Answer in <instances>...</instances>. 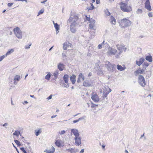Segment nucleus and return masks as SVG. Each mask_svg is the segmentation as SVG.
<instances>
[{"label": "nucleus", "mask_w": 153, "mask_h": 153, "mask_svg": "<svg viewBox=\"0 0 153 153\" xmlns=\"http://www.w3.org/2000/svg\"><path fill=\"white\" fill-rule=\"evenodd\" d=\"M69 76L67 74H65L63 77V78L65 82L67 83L68 81Z\"/></svg>", "instance_id": "nucleus-24"}, {"label": "nucleus", "mask_w": 153, "mask_h": 153, "mask_svg": "<svg viewBox=\"0 0 153 153\" xmlns=\"http://www.w3.org/2000/svg\"><path fill=\"white\" fill-rule=\"evenodd\" d=\"M78 77L80 79H82L83 80H84L85 79L84 76L81 73L79 74Z\"/></svg>", "instance_id": "nucleus-34"}, {"label": "nucleus", "mask_w": 153, "mask_h": 153, "mask_svg": "<svg viewBox=\"0 0 153 153\" xmlns=\"http://www.w3.org/2000/svg\"><path fill=\"white\" fill-rule=\"evenodd\" d=\"M69 20L71 22L70 27V30L72 33H75L77 28L80 25L78 17L77 16H75L73 17H70Z\"/></svg>", "instance_id": "nucleus-1"}, {"label": "nucleus", "mask_w": 153, "mask_h": 153, "mask_svg": "<svg viewBox=\"0 0 153 153\" xmlns=\"http://www.w3.org/2000/svg\"><path fill=\"white\" fill-rule=\"evenodd\" d=\"M44 152H46L47 153H51V151L50 150H48L46 149L44 151Z\"/></svg>", "instance_id": "nucleus-44"}, {"label": "nucleus", "mask_w": 153, "mask_h": 153, "mask_svg": "<svg viewBox=\"0 0 153 153\" xmlns=\"http://www.w3.org/2000/svg\"><path fill=\"white\" fill-rule=\"evenodd\" d=\"M62 57L64 60H65L66 59V56L65 54L64 53H62Z\"/></svg>", "instance_id": "nucleus-42"}, {"label": "nucleus", "mask_w": 153, "mask_h": 153, "mask_svg": "<svg viewBox=\"0 0 153 153\" xmlns=\"http://www.w3.org/2000/svg\"><path fill=\"white\" fill-rule=\"evenodd\" d=\"M28 103V102L27 101H24V102L23 103V104L24 105L25 104H27Z\"/></svg>", "instance_id": "nucleus-58"}, {"label": "nucleus", "mask_w": 153, "mask_h": 153, "mask_svg": "<svg viewBox=\"0 0 153 153\" xmlns=\"http://www.w3.org/2000/svg\"><path fill=\"white\" fill-rule=\"evenodd\" d=\"M51 77V74H48L45 76V79L47 80H48L50 79V78Z\"/></svg>", "instance_id": "nucleus-36"}, {"label": "nucleus", "mask_w": 153, "mask_h": 153, "mask_svg": "<svg viewBox=\"0 0 153 153\" xmlns=\"http://www.w3.org/2000/svg\"><path fill=\"white\" fill-rule=\"evenodd\" d=\"M84 149H82L81 151L79 153H83L84 152Z\"/></svg>", "instance_id": "nucleus-56"}, {"label": "nucleus", "mask_w": 153, "mask_h": 153, "mask_svg": "<svg viewBox=\"0 0 153 153\" xmlns=\"http://www.w3.org/2000/svg\"><path fill=\"white\" fill-rule=\"evenodd\" d=\"M136 13L137 14H141L142 13V10L141 9H138L137 11H136Z\"/></svg>", "instance_id": "nucleus-35"}, {"label": "nucleus", "mask_w": 153, "mask_h": 153, "mask_svg": "<svg viewBox=\"0 0 153 153\" xmlns=\"http://www.w3.org/2000/svg\"><path fill=\"white\" fill-rule=\"evenodd\" d=\"M7 123H4L3 125V126H6L7 125Z\"/></svg>", "instance_id": "nucleus-62"}, {"label": "nucleus", "mask_w": 153, "mask_h": 153, "mask_svg": "<svg viewBox=\"0 0 153 153\" xmlns=\"http://www.w3.org/2000/svg\"><path fill=\"white\" fill-rule=\"evenodd\" d=\"M87 9L88 10H92V9H91V7H88V8H87Z\"/></svg>", "instance_id": "nucleus-60"}, {"label": "nucleus", "mask_w": 153, "mask_h": 153, "mask_svg": "<svg viewBox=\"0 0 153 153\" xmlns=\"http://www.w3.org/2000/svg\"><path fill=\"white\" fill-rule=\"evenodd\" d=\"M13 4V3H8L7 4V5L9 7H11V6H12V5Z\"/></svg>", "instance_id": "nucleus-49"}, {"label": "nucleus", "mask_w": 153, "mask_h": 153, "mask_svg": "<svg viewBox=\"0 0 153 153\" xmlns=\"http://www.w3.org/2000/svg\"><path fill=\"white\" fill-rule=\"evenodd\" d=\"M54 27L55 28L56 31V33L57 34L59 31L60 26L57 23H55L54 21L53 22Z\"/></svg>", "instance_id": "nucleus-17"}, {"label": "nucleus", "mask_w": 153, "mask_h": 153, "mask_svg": "<svg viewBox=\"0 0 153 153\" xmlns=\"http://www.w3.org/2000/svg\"><path fill=\"white\" fill-rule=\"evenodd\" d=\"M63 45V49L64 50H69L71 47V44L68 42H65Z\"/></svg>", "instance_id": "nucleus-12"}, {"label": "nucleus", "mask_w": 153, "mask_h": 153, "mask_svg": "<svg viewBox=\"0 0 153 153\" xmlns=\"http://www.w3.org/2000/svg\"><path fill=\"white\" fill-rule=\"evenodd\" d=\"M91 34L92 35L91 37L93 38L95 35V32L94 31L93 32H92V33H91Z\"/></svg>", "instance_id": "nucleus-46"}, {"label": "nucleus", "mask_w": 153, "mask_h": 153, "mask_svg": "<svg viewBox=\"0 0 153 153\" xmlns=\"http://www.w3.org/2000/svg\"><path fill=\"white\" fill-rule=\"evenodd\" d=\"M105 13L107 16H109L110 15V13L107 9H106L105 11Z\"/></svg>", "instance_id": "nucleus-39"}, {"label": "nucleus", "mask_w": 153, "mask_h": 153, "mask_svg": "<svg viewBox=\"0 0 153 153\" xmlns=\"http://www.w3.org/2000/svg\"><path fill=\"white\" fill-rule=\"evenodd\" d=\"M145 69L144 68L140 69H139L135 71V75L137 76L139 74H141L144 73L145 72Z\"/></svg>", "instance_id": "nucleus-16"}, {"label": "nucleus", "mask_w": 153, "mask_h": 153, "mask_svg": "<svg viewBox=\"0 0 153 153\" xmlns=\"http://www.w3.org/2000/svg\"><path fill=\"white\" fill-rule=\"evenodd\" d=\"M20 149L24 152V153H27L26 151L25 150L24 148L22 147L20 148Z\"/></svg>", "instance_id": "nucleus-45"}, {"label": "nucleus", "mask_w": 153, "mask_h": 153, "mask_svg": "<svg viewBox=\"0 0 153 153\" xmlns=\"http://www.w3.org/2000/svg\"><path fill=\"white\" fill-rule=\"evenodd\" d=\"M46 2V1L45 0L43 1H42L41 2V3H45Z\"/></svg>", "instance_id": "nucleus-64"}, {"label": "nucleus", "mask_w": 153, "mask_h": 153, "mask_svg": "<svg viewBox=\"0 0 153 153\" xmlns=\"http://www.w3.org/2000/svg\"><path fill=\"white\" fill-rule=\"evenodd\" d=\"M71 132L74 135L75 137L79 136L78 131L77 129L74 128L71 130Z\"/></svg>", "instance_id": "nucleus-14"}, {"label": "nucleus", "mask_w": 153, "mask_h": 153, "mask_svg": "<svg viewBox=\"0 0 153 153\" xmlns=\"http://www.w3.org/2000/svg\"><path fill=\"white\" fill-rule=\"evenodd\" d=\"M149 65V64L147 62H144L143 65V68L145 70Z\"/></svg>", "instance_id": "nucleus-32"}, {"label": "nucleus", "mask_w": 153, "mask_h": 153, "mask_svg": "<svg viewBox=\"0 0 153 153\" xmlns=\"http://www.w3.org/2000/svg\"><path fill=\"white\" fill-rule=\"evenodd\" d=\"M58 74V71H56L53 74V75L54 76L55 79L56 80Z\"/></svg>", "instance_id": "nucleus-33"}, {"label": "nucleus", "mask_w": 153, "mask_h": 153, "mask_svg": "<svg viewBox=\"0 0 153 153\" xmlns=\"http://www.w3.org/2000/svg\"><path fill=\"white\" fill-rule=\"evenodd\" d=\"M14 51V50L13 49L9 50V51L6 53L5 56L10 54L11 53L13 52Z\"/></svg>", "instance_id": "nucleus-29"}, {"label": "nucleus", "mask_w": 153, "mask_h": 153, "mask_svg": "<svg viewBox=\"0 0 153 153\" xmlns=\"http://www.w3.org/2000/svg\"><path fill=\"white\" fill-rule=\"evenodd\" d=\"M86 19L88 21H89L90 20V17H88L87 16H85Z\"/></svg>", "instance_id": "nucleus-53"}, {"label": "nucleus", "mask_w": 153, "mask_h": 153, "mask_svg": "<svg viewBox=\"0 0 153 153\" xmlns=\"http://www.w3.org/2000/svg\"><path fill=\"white\" fill-rule=\"evenodd\" d=\"M105 66L107 69L109 71L115 69L116 65L114 64H111L109 62L106 61L105 62Z\"/></svg>", "instance_id": "nucleus-6"}, {"label": "nucleus", "mask_w": 153, "mask_h": 153, "mask_svg": "<svg viewBox=\"0 0 153 153\" xmlns=\"http://www.w3.org/2000/svg\"><path fill=\"white\" fill-rule=\"evenodd\" d=\"M118 53V51L117 50L114 48L109 46L108 48V51L107 52V54L108 56L114 55L116 58L117 54Z\"/></svg>", "instance_id": "nucleus-5"}, {"label": "nucleus", "mask_w": 153, "mask_h": 153, "mask_svg": "<svg viewBox=\"0 0 153 153\" xmlns=\"http://www.w3.org/2000/svg\"><path fill=\"white\" fill-rule=\"evenodd\" d=\"M116 47L118 50V53L117 54L116 58H118L119 57L121 54L123 52V51H125L127 49V48L125 47V46H124L123 45L121 44L119 45L118 44L116 45Z\"/></svg>", "instance_id": "nucleus-4"}, {"label": "nucleus", "mask_w": 153, "mask_h": 153, "mask_svg": "<svg viewBox=\"0 0 153 153\" xmlns=\"http://www.w3.org/2000/svg\"><path fill=\"white\" fill-rule=\"evenodd\" d=\"M86 118V116H83L82 117L79 118L78 119V121H79L82 120H83L85 119Z\"/></svg>", "instance_id": "nucleus-38"}, {"label": "nucleus", "mask_w": 153, "mask_h": 153, "mask_svg": "<svg viewBox=\"0 0 153 153\" xmlns=\"http://www.w3.org/2000/svg\"><path fill=\"white\" fill-rule=\"evenodd\" d=\"M44 12V10H40L39 12V13H38V15H37V16H39V15L41 14H42Z\"/></svg>", "instance_id": "nucleus-40"}, {"label": "nucleus", "mask_w": 153, "mask_h": 153, "mask_svg": "<svg viewBox=\"0 0 153 153\" xmlns=\"http://www.w3.org/2000/svg\"><path fill=\"white\" fill-rule=\"evenodd\" d=\"M131 23V21L126 18L121 20L119 22L120 25L123 28L130 26Z\"/></svg>", "instance_id": "nucleus-3"}, {"label": "nucleus", "mask_w": 153, "mask_h": 153, "mask_svg": "<svg viewBox=\"0 0 153 153\" xmlns=\"http://www.w3.org/2000/svg\"><path fill=\"white\" fill-rule=\"evenodd\" d=\"M74 140L76 145L79 146L81 144V138L79 136L75 137Z\"/></svg>", "instance_id": "nucleus-10"}, {"label": "nucleus", "mask_w": 153, "mask_h": 153, "mask_svg": "<svg viewBox=\"0 0 153 153\" xmlns=\"http://www.w3.org/2000/svg\"><path fill=\"white\" fill-rule=\"evenodd\" d=\"M21 78L20 76L19 75H16L13 79L14 84L16 85L17 84L18 82L19 81Z\"/></svg>", "instance_id": "nucleus-20"}, {"label": "nucleus", "mask_w": 153, "mask_h": 153, "mask_svg": "<svg viewBox=\"0 0 153 153\" xmlns=\"http://www.w3.org/2000/svg\"><path fill=\"white\" fill-rule=\"evenodd\" d=\"M42 129L40 128L39 129H36L35 130V133L36 136H38L42 133Z\"/></svg>", "instance_id": "nucleus-25"}, {"label": "nucleus", "mask_w": 153, "mask_h": 153, "mask_svg": "<svg viewBox=\"0 0 153 153\" xmlns=\"http://www.w3.org/2000/svg\"><path fill=\"white\" fill-rule=\"evenodd\" d=\"M91 98L92 100L95 102H98L99 100V98L98 95L94 92L92 93Z\"/></svg>", "instance_id": "nucleus-11"}, {"label": "nucleus", "mask_w": 153, "mask_h": 153, "mask_svg": "<svg viewBox=\"0 0 153 153\" xmlns=\"http://www.w3.org/2000/svg\"><path fill=\"white\" fill-rule=\"evenodd\" d=\"M31 44H30L28 46H26L25 47V48L26 49H29L30 48V47L31 46Z\"/></svg>", "instance_id": "nucleus-52"}, {"label": "nucleus", "mask_w": 153, "mask_h": 153, "mask_svg": "<svg viewBox=\"0 0 153 153\" xmlns=\"http://www.w3.org/2000/svg\"><path fill=\"white\" fill-rule=\"evenodd\" d=\"M50 150L51 151V153H53L55 151V149L53 146H52Z\"/></svg>", "instance_id": "nucleus-41"}, {"label": "nucleus", "mask_w": 153, "mask_h": 153, "mask_svg": "<svg viewBox=\"0 0 153 153\" xmlns=\"http://www.w3.org/2000/svg\"><path fill=\"white\" fill-rule=\"evenodd\" d=\"M102 46L100 44L98 46V48L99 49H101L102 48Z\"/></svg>", "instance_id": "nucleus-51"}, {"label": "nucleus", "mask_w": 153, "mask_h": 153, "mask_svg": "<svg viewBox=\"0 0 153 153\" xmlns=\"http://www.w3.org/2000/svg\"><path fill=\"white\" fill-rule=\"evenodd\" d=\"M53 46H52V47H51L49 49V51H51V49L53 48Z\"/></svg>", "instance_id": "nucleus-63"}, {"label": "nucleus", "mask_w": 153, "mask_h": 153, "mask_svg": "<svg viewBox=\"0 0 153 153\" xmlns=\"http://www.w3.org/2000/svg\"><path fill=\"white\" fill-rule=\"evenodd\" d=\"M52 95H51L50 96H49L47 98L48 100H50L52 98Z\"/></svg>", "instance_id": "nucleus-50"}, {"label": "nucleus", "mask_w": 153, "mask_h": 153, "mask_svg": "<svg viewBox=\"0 0 153 153\" xmlns=\"http://www.w3.org/2000/svg\"><path fill=\"white\" fill-rule=\"evenodd\" d=\"M80 78H79V77H78V79L77 80V82L79 83L80 82Z\"/></svg>", "instance_id": "nucleus-59"}, {"label": "nucleus", "mask_w": 153, "mask_h": 153, "mask_svg": "<svg viewBox=\"0 0 153 153\" xmlns=\"http://www.w3.org/2000/svg\"><path fill=\"white\" fill-rule=\"evenodd\" d=\"M65 132H66L65 131V130H63V131H61V132H59V134L60 135H63V134H64Z\"/></svg>", "instance_id": "nucleus-43"}, {"label": "nucleus", "mask_w": 153, "mask_h": 153, "mask_svg": "<svg viewBox=\"0 0 153 153\" xmlns=\"http://www.w3.org/2000/svg\"><path fill=\"white\" fill-rule=\"evenodd\" d=\"M56 116V115H53L51 116V118H53L55 117Z\"/></svg>", "instance_id": "nucleus-61"}, {"label": "nucleus", "mask_w": 153, "mask_h": 153, "mask_svg": "<svg viewBox=\"0 0 153 153\" xmlns=\"http://www.w3.org/2000/svg\"><path fill=\"white\" fill-rule=\"evenodd\" d=\"M14 141L17 146H20L21 145V144L19 141L17 140H15Z\"/></svg>", "instance_id": "nucleus-37"}, {"label": "nucleus", "mask_w": 153, "mask_h": 153, "mask_svg": "<svg viewBox=\"0 0 153 153\" xmlns=\"http://www.w3.org/2000/svg\"><path fill=\"white\" fill-rule=\"evenodd\" d=\"M95 23V20L94 19H91L90 22L89 24V28L91 29V30H94V24Z\"/></svg>", "instance_id": "nucleus-15"}, {"label": "nucleus", "mask_w": 153, "mask_h": 153, "mask_svg": "<svg viewBox=\"0 0 153 153\" xmlns=\"http://www.w3.org/2000/svg\"><path fill=\"white\" fill-rule=\"evenodd\" d=\"M66 150L68 151L71 153H75L78 152L79 151L78 149L73 148L67 149Z\"/></svg>", "instance_id": "nucleus-22"}, {"label": "nucleus", "mask_w": 153, "mask_h": 153, "mask_svg": "<svg viewBox=\"0 0 153 153\" xmlns=\"http://www.w3.org/2000/svg\"><path fill=\"white\" fill-rule=\"evenodd\" d=\"M111 22L112 24L115 25L116 23V19L114 18L113 17L111 16Z\"/></svg>", "instance_id": "nucleus-28"}, {"label": "nucleus", "mask_w": 153, "mask_h": 153, "mask_svg": "<svg viewBox=\"0 0 153 153\" xmlns=\"http://www.w3.org/2000/svg\"><path fill=\"white\" fill-rule=\"evenodd\" d=\"M5 57V55H3L0 57V62Z\"/></svg>", "instance_id": "nucleus-47"}, {"label": "nucleus", "mask_w": 153, "mask_h": 153, "mask_svg": "<svg viewBox=\"0 0 153 153\" xmlns=\"http://www.w3.org/2000/svg\"><path fill=\"white\" fill-rule=\"evenodd\" d=\"M91 4V9H94V6L92 4Z\"/></svg>", "instance_id": "nucleus-57"}, {"label": "nucleus", "mask_w": 153, "mask_h": 153, "mask_svg": "<svg viewBox=\"0 0 153 153\" xmlns=\"http://www.w3.org/2000/svg\"><path fill=\"white\" fill-rule=\"evenodd\" d=\"M65 67V65L63 64L59 63L58 65V68L60 71L63 70Z\"/></svg>", "instance_id": "nucleus-23"}, {"label": "nucleus", "mask_w": 153, "mask_h": 153, "mask_svg": "<svg viewBox=\"0 0 153 153\" xmlns=\"http://www.w3.org/2000/svg\"><path fill=\"white\" fill-rule=\"evenodd\" d=\"M146 59L149 62H152V58L151 56H148L146 57Z\"/></svg>", "instance_id": "nucleus-26"}, {"label": "nucleus", "mask_w": 153, "mask_h": 153, "mask_svg": "<svg viewBox=\"0 0 153 153\" xmlns=\"http://www.w3.org/2000/svg\"><path fill=\"white\" fill-rule=\"evenodd\" d=\"M19 135H20V136L21 135L20 134V131L17 130L13 134V135L16 136L17 137Z\"/></svg>", "instance_id": "nucleus-30"}, {"label": "nucleus", "mask_w": 153, "mask_h": 153, "mask_svg": "<svg viewBox=\"0 0 153 153\" xmlns=\"http://www.w3.org/2000/svg\"><path fill=\"white\" fill-rule=\"evenodd\" d=\"M104 42H105V41H103V42H102V43H101L100 45H101L102 46H103L104 45H105V44H104Z\"/></svg>", "instance_id": "nucleus-55"}, {"label": "nucleus", "mask_w": 153, "mask_h": 153, "mask_svg": "<svg viewBox=\"0 0 153 153\" xmlns=\"http://www.w3.org/2000/svg\"><path fill=\"white\" fill-rule=\"evenodd\" d=\"M104 92L103 93V96L106 97L108 94L111 91V89L108 87H104Z\"/></svg>", "instance_id": "nucleus-9"}, {"label": "nucleus", "mask_w": 153, "mask_h": 153, "mask_svg": "<svg viewBox=\"0 0 153 153\" xmlns=\"http://www.w3.org/2000/svg\"><path fill=\"white\" fill-rule=\"evenodd\" d=\"M78 120H74L73 121V123H77L78 122Z\"/></svg>", "instance_id": "nucleus-54"}, {"label": "nucleus", "mask_w": 153, "mask_h": 153, "mask_svg": "<svg viewBox=\"0 0 153 153\" xmlns=\"http://www.w3.org/2000/svg\"><path fill=\"white\" fill-rule=\"evenodd\" d=\"M76 76L74 74H72L70 76V80H71L72 83L73 84H74L76 82Z\"/></svg>", "instance_id": "nucleus-21"}, {"label": "nucleus", "mask_w": 153, "mask_h": 153, "mask_svg": "<svg viewBox=\"0 0 153 153\" xmlns=\"http://www.w3.org/2000/svg\"><path fill=\"white\" fill-rule=\"evenodd\" d=\"M14 33L16 36L19 39L22 38V32L19 27H16L13 29Z\"/></svg>", "instance_id": "nucleus-7"}, {"label": "nucleus", "mask_w": 153, "mask_h": 153, "mask_svg": "<svg viewBox=\"0 0 153 153\" xmlns=\"http://www.w3.org/2000/svg\"><path fill=\"white\" fill-rule=\"evenodd\" d=\"M138 82L142 87H144L146 85V82L144 77L142 75H139L138 77Z\"/></svg>", "instance_id": "nucleus-8"}, {"label": "nucleus", "mask_w": 153, "mask_h": 153, "mask_svg": "<svg viewBox=\"0 0 153 153\" xmlns=\"http://www.w3.org/2000/svg\"><path fill=\"white\" fill-rule=\"evenodd\" d=\"M128 1V0H122L120 4L121 9L124 12H129L132 10L131 7L127 5Z\"/></svg>", "instance_id": "nucleus-2"}, {"label": "nucleus", "mask_w": 153, "mask_h": 153, "mask_svg": "<svg viewBox=\"0 0 153 153\" xmlns=\"http://www.w3.org/2000/svg\"><path fill=\"white\" fill-rule=\"evenodd\" d=\"M55 144L58 147H60L61 145V144L59 140H56L55 142Z\"/></svg>", "instance_id": "nucleus-31"}, {"label": "nucleus", "mask_w": 153, "mask_h": 153, "mask_svg": "<svg viewBox=\"0 0 153 153\" xmlns=\"http://www.w3.org/2000/svg\"><path fill=\"white\" fill-rule=\"evenodd\" d=\"M117 68L118 70L121 71L124 70L125 69V68H124L121 65H117Z\"/></svg>", "instance_id": "nucleus-27"}, {"label": "nucleus", "mask_w": 153, "mask_h": 153, "mask_svg": "<svg viewBox=\"0 0 153 153\" xmlns=\"http://www.w3.org/2000/svg\"><path fill=\"white\" fill-rule=\"evenodd\" d=\"M145 8L150 11L152 10L150 6V2L149 0H146L145 3Z\"/></svg>", "instance_id": "nucleus-13"}, {"label": "nucleus", "mask_w": 153, "mask_h": 153, "mask_svg": "<svg viewBox=\"0 0 153 153\" xmlns=\"http://www.w3.org/2000/svg\"><path fill=\"white\" fill-rule=\"evenodd\" d=\"M148 15L150 17H152L153 16L152 14V13H149L148 14Z\"/></svg>", "instance_id": "nucleus-48"}, {"label": "nucleus", "mask_w": 153, "mask_h": 153, "mask_svg": "<svg viewBox=\"0 0 153 153\" xmlns=\"http://www.w3.org/2000/svg\"><path fill=\"white\" fill-rule=\"evenodd\" d=\"M91 82L87 80H85L83 83V86L85 87H89L91 86Z\"/></svg>", "instance_id": "nucleus-18"}, {"label": "nucleus", "mask_w": 153, "mask_h": 153, "mask_svg": "<svg viewBox=\"0 0 153 153\" xmlns=\"http://www.w3.org/2000/svg\"><path fill=\"white\" fill-rule=\"evenodd\" d=\"M145 61V59L143 58H140L138 61H136V64L139 66H140Z\"/></svg>", "instance_id": "nucleus-19"}]
</instances>
